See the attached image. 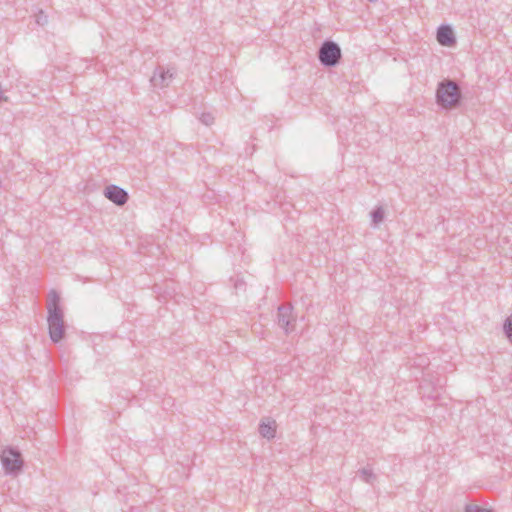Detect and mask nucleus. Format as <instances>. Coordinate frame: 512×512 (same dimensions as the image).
<instances>
[{"instance_id": "f257e3e1", "label": "nucleus", "mask_w": 512, "mask_h": 512, "mask_svg": "<svg viewBox=\"0 0 512 512\" xmlns=\"http://www.w3.org/2000/svg\"><path fill=\"white\" fill-rule=\"evenodd\" d=\"M47 312L49 337L53 343H58L65 336V322L60 306V296L55 290H51L48 294Z\"/></svg>"}, {"instance_id": "f03ea898", "label": "nucleus", "mask_w": 512, "mask_h": 512, "mask_svg": "<svg viewBox=\"0 0 512 512\" xmlns=\"http://www.w3.org/2000/svg\"><path fill=\"white\" fill-rule=\"evenodd\" d=\"M462 98L461 90L456 82L444 80L438 84L436 91L437 104L443 108L457 106Z\"/></svg>"}, {"instance_id": "7ed1b4c3", "label": "nucleus", "mask_w": 512, "mask_h": 512, "mask_svg": "<svg viewBox=\"0 0 512 512\" xmlns=\"http://www.w3.org/2000/svg\"><path fill=\"white\" fill-rule=\"evenodd\" d=\"M341 58V48L335 41H323L318 50V59L324 67L337 66L340 63Z\"/></svg>"}, {"instance_id": "20e7f679", "label": "nucleus", "mask_w": 512, "mask_h": 512, "mask_svg": "<svg viewBox=\"0 0 512 512\" xmlns=\"http://www.w3.org/2000/svg\"><path fill=\"white\" fill-rule=\"evenodd\" d=\"M2 466L6 474L17 475L23 469V460L18 449L7 447L0 455Z\"/></svg>"}, {"instance_id": "39448f33", "label": "nucleus", "mask_w": 512, "mask_h": 512, "mask_svg": "<svg viewBox=\"0 0 512 512\" xmlns=\"http://www.w3.org/2000/svg\"><path fill=\"white\" fill-rule=\"evenodd\" d=\"M175 75L174 68L157 66L154 70L153 76L150 79V82L155 88H165L168 87L172 82Z\"/></svg>"}, {"instance_id": "423d86ee", "label": "nucleus", "mask_w": 512, "mask_h": 512, "mask_svg": "<svg viewBox=\"0 0 512 512\" xmlns=\"http://www.w3.org/2000/svg\"><path fill=\"white\" fill-rule=\"evenodd\" d=\"M278 325L288 334L294 330L295 317L293 315V307L289 305H281L278 307L277 313Z\"/></svg>"}, {"instance_id": "0eeeda50", "label": "nucleus", "mask_w": 512, "mask_h": 512, "mask_svg": "<svg viewBox=\"0 0 512 512\" xmlns=\"http://www.w3.org/2000/svg\"><path fill=\"white\" fill-rule=\"evenodd\" d=\"M104 195L118 206H123L129 198L127 191L116 185L107 186L104 190Z\"/></svg>"}, {"instance_id": "6e6552de", "label": "nucleus", "mask_w": 512, "mask_h": 512, "mask_svg": "<svg viewBox=\"0 0 512 512\" xmlns=\"http://www.w3.org/2000/svg\"><path fill=\"white\" fill-rule=\"evenodd\" d=\"M437 41L442 46H452L456 43V38L453 29L449 25H441L437 29Z\"/></svg>"}, {"instance_id": "1a4fd4ad", "label": "nucleus", "mask_w": 512, "mask_h": 512, "mask_svg": "<svg viewBox=\"0 0 512 512\" xmlns=\"http://www.w3.org/2000/svg\"><path fill=\"white\" fill-rule=\"evenodd\" d=\"M275 422L274 421H262L259 425V433L262 437L271 439L275 436Z\"/></svg>"}, {"instance_id": "9d476101", "label": "nucleus", "mask_w": 512, "mask_h": 512, "mask_svg": "<svg viewBox=\"0 0 512 512\" xmlns=\"http://www.w3.org/2000/svg\"><path fill=\"white\" fill-rule=\"evenodd\" d=\"M384 214V209L381 206H378L374 210H372L371 218L373 225L377 226L378 224H380L384 219Z\"/></svg>"}, {"instance_id": "9b49d317", "label": "nucleus", "mask_w": 512, "mask_h": 512, "mask_svg": "<svg viewBox=\"0 0 512 512\" xmlns=\"http://www.w3.org/2000/svg\"><path fill=\"white\" fill-rule=\"evenodd\" d=\"M359 475L366 483H372L373 479H375L372 470L366 467L359 470Z\"/></svg>"}, {"instance_id": "f8f14e48", "label": "nucleus", "mask_w": 512, "mask_h": 512, "mask_svg": "<svg viewBox=\"0 0 512 512\" xmlns=\"http://www.w3.org/2000/svg\"><path fill=\"white\" fill-rule=\"evenodd\" d=\"M503 330H504L506 337L512 343V314L506 318L504 325H503Z\"/></svg>"}, {"instance_id": "ddd939ff", "label": "nucleus", "mask_w": 512, "mask_h": 512, "mask_svg": "<svg viewBox=\"0 0 512 512\" xmlns=\"http://www.w3.org/2000/svg\"><path fill=\"white\" fill-rule=\"evenodd\" d=\"M465 512H492V510L483 508L478 505L468 504L465 506Z\"/></svg>"}, {"instance_id": "4468645a", "label": "nucleus", "mask_w": 512, "mask_h": 512, "mask_svg": "<svg viewBox=\"0 0 512 512\" xmlns=\"http://www.w3.org/2000/svg\"><path fill=\"white\" fill-rule=\"evenodd\" d=\"M200 121L209 126L213 123L214 121V117L211 113H202L201 117H200Z\"/></svg>"}, {"instance_id": "2eb2a0df", "label": "nucleus", "mask_w": 512, "mask_h": 512, "mask_svg": "<svg viewBox=\"0 0 512 512\" xmlns=\"http://www.w3.org/2000/svg\"><path fill=\"white\" fill-rule=\"evenodd\" d=\"M46 21H47L46 16H44L43 13L41 12L37 18V23L43 25L46 23Z\"/></svg>"}]
</instances>
